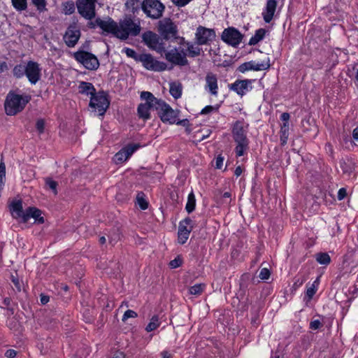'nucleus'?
Wrapping results in <instances>:
<instances>
[{"label":"nucleus","instance_id":"obj_1","mask_svg":"<svg viewBox=\"0 0 358 358\" xmlns=\"http://www.w3.org/2000/svg\"><path fill=\"white\" fill-rule=\"evenodd\" d=\"M249 124L244 119L234 122L231 127V134L236 146L234 149L236 157H242L249 149V139L247 137Z\"/></svg>","mask_w":358,"mask_h":358},{"label":"nucleus","instance_id":"obj_2","mask_svg":"<svg viewBox=\"0 0 358 358\" xmlns=\"http://www.w3.org/2000/svg\"><path fill=\"white\" fill-rule=\"evenodd\" d=\"M10 211L14 219H20L23 223H27L32 217L40 224L44 222V218L41 217V211L35 207H29L23 211L21 200L13 201L10 205Z\"/></svg>","mask_w":358,"mask_h":358},{"label":"nucleus","instance_id":"obj_3","mask_svg":"<svg viewBox=\"0 0 358 358\" xmlns=\"http://www.w3.org/2000/svg\"><path fill=\"white\" fill-rule=\"evenodd\" d=\"M30 99L31 97L28 95H20L12 91L9 92L4 103L6 115L12 116L21 112Z\"/></svg>","mask_w":358,"mask_h":358},{"label":"nucleus","instance_id":"obj_4","mask_svg":"<svg viewBox=\"0 0 358 358\" xmlns=\"http://www.w3.org/2000/svg\"><path fill=\"white\" fill-rule=\"evenodd\" d=\"M141 99L145 100V103H141L137 108L138 115L140 118L147 120L150 118V110L151 108L156 110L158 103V99L150 92H142Z\"/></svg>","mask_w":358,"mask_h":358},{"label":"nucleus","instance_id":"obj_5","mask_svg":"<svg viewBox=\"0 0 358 358\" xmlns=\"http://www.w3.org/2000/svg\"><path fill=\"white\" fill-rule=\"evenodd\" d=\"M140 22H135L131 18H125L121 21L117 27V37L125 40L129 36H136L141 32Z\"/></svg>","mask_w":358,"mask_h":358},{"label":"nucleus","instance_id":"obj_6","mask_svg":"<svg viewBox=\"0 0 358 358\" xmlns=\"http://www.w3.org/2000/svg\"><path fill=\"white\" fill-rule=\"evenodd\" d=\"M141 8L148 17L159 19L165 10V6L159 0H143Z\"/></svg>","mask_w":358,"mask_h":358},{"label":"nucleus","instance_id":"obj_7","mask_svg":"<svg viewBox=\"0 0 358 358\" xmlns=\"http://www.w3.org/2000/svg\"><path fill=\"white\" fill-rule=\"evenodd\" d=\"M73 58L86 69L95 71L99 67V61L92 52L79 50L73 53Z\"/></svg>","mask_w":358,"mask_h":358},{"label":"nucleus","instance_id":"obj_8","mask_svg":"<svg viewBox=\"0 0 358 358\" xmlns=\"http://www.w3.org/2000/svg\"><path fill=\"white\" fill-rule=\"evenodd\" d=\"M109 105L110 101L104 92H99L90 97L89 106L98 115L103 116L108 108Z\"/></svg>","mask_w":358,"mask_h":358},{"label":"nucleus","instance_id":"obj_9","mask_svg":"<svg viewBox=\"0 0 358 358\" xmlns=\"http://www.w3.org/2000/svg\"><path fill=\"white\" fill-rule=\"evenodd\" d=\"M158 115L163 122L175 124L178 116V111L174 110L168 103L162 99L158 100L156 107Z\"/></svg>","mask_w":358,"mask_h":358},{"label":"nucleus","instance_id":"obj_10","mask_svg":"<svg viewBox=\"0 0 358 358\" xmlns=\"http://www.w3.org/2000/svg\"><path fill=\"white\" fill-rule=\"evenodd\" d=\"M139 62L145 69L151 71H164L167 68V64L165 62L157 60L150 53H142L141 57L139 58Z\"/></svg>","mask_w":358,"mask_h":358},{"label":"nucleus","instance_id":"obj_11","mask_svg":"<svg viewBox=\"0 0 358 358\" xmlns=\"http://www.w3.org/2000/svg\"><path fill=\"white\" fill-rule=\"evenodd\" d=\"M165 59L173 65L184 66L189 64L188 59L185 57V48H174L165 51Z\"/></svg>","mask_w":358,"mask_h":358},{"label":"nucleus","instance_id":"obj_12","mask_svg":"<svg viewBox=\"0 0 358 358\" xmlns=\"http://www.w3.org/2000/svg\"><path fill=\"white\" fill-rule=\"evenodd\" d=\"M158 31L165 40L176 38L178 34L177 26L171 18H164L158 22Z\"/></svg>","mask_w":358,"mask_h":358},{"label":"nucleus","instance_id":"obj_13","mask_svg":"<svg viewBox=\"0 0 358 358\" xmlns=\"http://www.w3.org/2000/svg\"><path fill=\"white\" fill-rule=\"evenodd\" d=\"M214 29L199 26L195 33V40L198 45H207L215 38Z\"/></svg>","mask_w":358,"mask_h":358},{"label":"nucleus","instance_id":"obj_14","mask_svg":"<svg viewBox=\"0 0 358 358\" xmlns=\"http://www.w3.org/2000/svg\"><path fill=\"white\" fill-rule=\"evenodd\" d=\"M222 39L227 44L236 47L241 43L243 39V35L236 28L229 27L223 31Z\"/></svg>","mask_w":358,"mask_h":358},{"label":"nucleus","instance_id":"obj_15","mask_svg":"<svg viewBox=\"0 0 358 358\" xmlns=\"http://www.w3.org/2000/svg\"><path fill=\"white\" fill-rule=\"evenodd\" d=\"M270 59L269 57H266V59L261 61H250L245 62L239 66L238 71L241 73H244L247 71H264L267 70L270 68Z\"/></svg>","mask_w":358,"mask_h":358},{"label":"nucleus","instance_id":"obj_16","mask_svg":"<svg viewBox=\"0 0 358 358\" xmlns=\"http://www.w3.org/2000/svg\"><path fill=\"white\" fill-rule=\"evenodd\" d=\"M26 77L31 85H36L41 77L40 64L34 61H28L26 64Z\"/></svg>","mask_w":358,"mask_h":358},{"label":"nucleus","instance_id":"obj_17","mask_svg":"<svg viewBox=\"0 0 358 358\" xmlns=\"http://www.w3.org/2000/svg\"><path fill=\"white\" fill-rule=\"evenodd\" d=\"M192 220L187 217L179 222L178 241L180 244H184L189 238V234L193 229Z\"/></svg>","mask_w":358,"mask_h":358},{"label":"nucleus","instance_id":"obj_18","mask_svg":"<svg viewBox=\"0 0 358 358\" xmlns=\"http://www.w3.org/2000/svg\"><path fill=\"white\" fill-rule=\"evenodd\" d=\"M143 43L150 48L161 52L164 50V48L162 43H159V37L158 35L151 31H145L142 35Z\"/></svg>","mask_w":358,"mask_h":358},{"label":"nucleus","instance_id":"obj_19","mask_svg":"<svg viewBox=\"0 0 358 358\" xmlns=\"http://www.w3.org/2000/svg\"><path fill=\"white\" fill-rule=\"evenodd\" d=\"M80 31L75 24H70L63 36V40L69 48H73L80 38Z\"/></svg>","mask_w":358,"mask_h":358},{"label":"nucleus","instance_id":"obj_20","mask_svg":"<svg viewBox=\"0 0 358 358\" xmlns=\"http://www.w3.org/2000/svg\"><path fill=\"white\" fill-rule=\"evenodd\" d=\"M77 8L79 14L86 20H92L96 15L95 3L87 2L86 0H78Z\"/></svg>","mask_w":358,"mask_h":358},{"label":"nucleus","instance_id":"obj_21","mask_svg":"<svg viewBox=\"0 0 358 358\" xmlns=\"http://www.w3.org/2000/svg\"><path fill=\"white\" fill-rule=\"evenodd\" d=\"M252 80H236L231 84L229 89L235 92L237 94L243 96L252 89Z\"/></svg>","mask_w":358,"mask_h":358},{"label":"nucleus","instance_id":"obj_22","mask_svg":"<svg viewBox=\"0 0 358 358\" xmlns=\"http://www.w3.org/2000/svg\"><path fill=\"white\" fill-rule=\"evenodd\" d=\"M205 90L213 96L218 95V81L216 74L208 72L205 77Z\"/></svg>","mask_w":358,"mask_h":358},{"label":"nucleus","instance_id":"obj_23","mask_svg":"<svg viewBox=\"0 0 358 358\" xmlns=\"http://www.w3.org/2000/svg\"><path fill=\"white\" fill-rule=\"evenodd\" d=\"M182 48H185V57H196L201 55L202 48L196 43L185 41L184 38L180 39L179 43Z\"/></svg>","mask_w":358,"mask_h":358},{"label":"nucleus","instance_id":"obj_24","mask_svg":"<svg viewBox=\"0 0 358 358\" xmlns=\"http://www.w3.org/2000/svg\"><path fill=\"white\" fill-rule=\"evenodd\" d=\"M138 148V144H129L124 147L115 154L114 161L116 164L127 161Z\"/></svg>","mask_w":358,"mask_h":358},{"label":"nucleus","instance_id":"obj_25","mask_svg":"<svg viewBox=\"0 0 358 358\" xmlns=\"http://www.w3.org/2000/svg\"><path fill=\"white\" fill-rule=\"evenodd\" d=\"M95 23L103 31L111 33L117 37L118 24L111 18L108 17L106 20L96 18Z\"/></svg>","mask_w":358,"mask_h":358},{"label":"nucleus","instance_id":"obj_26","mask_svg":"<svg viewBox=\"0 0 358 358\" xmlns=\"http://www.w3.org/2000/svg\"><path fill=\"white\" fill-rule=\"evenodd\" d=\"M277 0H266L265 7L262 11V17L266 23H270L273 20L276 10Z\"/></svg>","mask_w":358,"mask_h":358},{"label":"nucleus","instance_id":"obj_27","mask_svg":"<svg viewBox=\"0 0 358 358\" xmlns=\"http://www.w3.org/2000/svg\"><path fill=\"white\" fill-rule=\"evenodd\" d=\"M78 92L82 94L93 96L96 92V89L91 83L80 81L78 86Z\"/></svg>","mask_w":358,"mask_h":358},{"label":"nucleus","instance_id":"obj_28","mask_svg":"<svg viewBox=\"0 0 358 358\" xmlns=\"http://www.w3.org/2000/svg\"><path fill=\"white\" fill-rule=\"evenodd\" d=\"M182 92V86L180 83L172 82L169 84V92L175 99H178L181 97Z\"/></svg>","mask_w":358,"mask_h":358},{"label":"nucleus","instance_id":"obj_29","mask_svg":"<svg viewBox=\"0 0 358 358\" xmlns=\"http://www.w3.org/2000/svg\"><path fill=\"white\" fill-rule=\"evenodd\" d=\"M266 33L267 30L264 28H260L256 30L255 34L250 38L248 44L250 45H257L264 38Z\"/></svg>","mask_w":358,"mask_h":358},{"label":"nucleus","instance_id":"obj_30","mask_svg":"<svg viewBox=\"0 0 358 358\" xmlns=\"http://www.w3.org/2000/svg\"><path fill=\"white\" fill-rule=\"evenodd\" d=\"M162 324L160 317L158 315H153L148 325L145 327V330L147 332H151L157 329Z\"/></svg>","mask_w":358,"mask_h":358},{"label":"nucleus","instance_id":"obj_31","mask_svg":"<svg viewBox=\"0 0 358 358\" xmlns=\"http://www.w3.org/2000/svg\"><path fill=\"white\" fill-rule=\"evenodd\" d=\"M125 7L127 10L135 14L139 10L140 7H141V3L140 0H127Z\"/></svg>","mask_w":358,"mask_h":358},{"label":"nucleus","instance_id":"obj_32","mask_svg":"<svg viewBox=\"0 0 358 358\" xmlns=\"http://www.w3.org/2000/svg\"><path fill=\"white\" fill-rule=\"evenodd\" d=\"M196 199L194 192L192 190L188 194L187 201L185 206V210L188 213H192L195 210Z\"/></svg>","mask_w":358,"mask_h":358},{"label":"nucleus","instance_id":"obj_33","mask_svg":"<svg viewBox=\"0 0 358 358\" xmlns=\"http://www.w3.org/2000/svg\"><path fill=\"white\" fill-rule=\"evenodd\" d=\"M289 137V124L282 123L280 131V140L281 145H285Z\"/></svg>","mask_w":358,"mask_h":358},{"label":"nucleus","instance_id":"obj_34","mask_svg":"<svg viewBox=\"0 0 358 358\" xmlns=\"http://www.w3.org/2000/svg\"><path fill=\"white\" fill-rule=\"evenodd\" d=\"M13 73L17 78H21L26 76V65L22 64L15 65L13 69Z\"/></svg>","mask_w":358,"mask_h":358},{"label":"nucleus","instance_id":"obj_35","mask_svg":"<svg viewBox=\"0 0 358 358\" xmlns=\"http://www.w3.org/2000/svg\"><path fill=\"white\" fill-rule=\"evenodd\" d=\"M317 262L323 265H327L331 262L330 256L326 252H320L316 255Z\"/></svg>","mask_w":358,"mask_h":358},{"label":"nucleus","instance_id":"obj_36","mask_svg":"<svg viewBox=\"0 0 358 358\" xmlns=\"http://www.w3.org/2000/svg\"><path fill=\"white\" fill-rule=\"evenodd\" d=\"M11 3L14 8L17 11H22L27 9V0H11Z\"/></svg>","mask_w":358,"mask_h":358},{"label":"nucleus","instance_id":"obj_37","mask_svg":"<svg viewBox=\"0 0 358 358\" xmlns=\"http://www.w3.org/2000/svg\"><path fill=\"white\" fill-rule=\"evenodd\" d=\"M204 288V284H195L189 288V293L192 295H199L203 292Z\"/></svg>","mask_w":358,"mask_h":358},{"label":"nucleus","instance_id":"obj_38","mask_svg":"<svg viewBox=\"0 0 358 358\" xmlns=\"http://www.w3.org/2000/svg\"><path fill=\"white\" fill-rule=\"evenodd\" d=\"M318 285H319V278L316 279L313 282L311 286L307 288L306 294L309 300L311 299L313 297V296L315 295V294L316 293Z\"/></svg>","mask_w":358,"mask_h":358},{"label":"nucleus","instance_id":"obj_39","mask_svg":"<svg viewBox=\"0 0 358 358\" xmlns=\"http://www.w3.org/2000/svg\"><path fill=\"white\" fill-rule=\"evenodd\" d=\"M63 13L65 15H71L75 11V4L73 1H66L62 3Z\"/></svg>","mask_w":358,"mask_h":358},{"label":"nucleus","instance_id":"obj_40","mask_svg":"<svg viewBox=\"0 0 358 358\" xmlns=\"http://www.w3.org/2000/svg\"><path fill=\"white\" fill-rule=\"evenodd\" d=\"M122 52L125 53L128 57L134 59L137 62H139V58L141 57V54H137L134 50L129 48H123Z\"/></svg>","mask_w":358,"mask_h":358},{"label":"nucleus","instance_id":"obj_41","mask_svg":"<svg viewBox=\"0 0 358 358\" xmlns=\"http://www.w3.org/2000/svg\"><path fill=\"white\" fill-rule=\"evenodd\" d=\"M6 179V165L1 159L0 162V191L3 189Z\"/></svg>","mask_w":358,"mask_h":358},{"label":"nucleus","instance_id":"obj_42","mask_svg":"<svg viewBox=\"0 0 358 358\" xmlns=\"http://www.w3.org/2000/svg\"><path fill=\"white\" fill-rule=\"evenodd\" d=\"M137 203L142 210H146L148 207V203L144 198V194L139 192L136 196Z\"/></svg>","mask_w":358,"mask_h":358},{"label":"nucleus","instance_id":"obj_43","mask_svg":"<svg viewBox=\"0 0 358 358\" xmlns=\"http://www.w3.org/2000/svg\"><path fill=\"white\" fill-rule=\"evenodd\" d=\"M219 108V104H216L215 106H206L201 110L200 113L201 115H207L212 113H216L218 112Z\"/></svg>","mask_w":358,"mask_h":358},{"label":"nucleus","instance_id":"obj_44","mask_svg":"<svg viewBox=\"0 0 358 358\" xmlns=\"http://www.w3.org/2000/svg\"><path fill=\"white\" fill-rule=\"evenodd\" d=\"M45 185L53 192L55 195L57 194V182L56 181L48 178L45 179Z\"/></svg>","mask_w":358,"mask_h":358},{"label":"nucleus","instance_id":"obj_45","mask_svg":"<svg viewBox=\"0 0 358 358\" xmlns=\"http://www.w3.org/2000/svg\"><path fill=\"white\" fill-rule=\"evenodd\" d=\"M138 317V314L132 310H127L124 312L122 320V322L127 321L129 318H136Z\"/></svg>","mask_w":358,"mask_h":358},{"label":"nucleus","instance_id":"obj_46","mask_svg":"<svg viewBox=\"0 0 358 358\" xmlns=\"http://www.w3.org/2000/svg\"><path fill=\"white\" fill-rule=\"evenodd\" d=\"M31 1L39 11H43L44 10H45V0H31Z\"/></svg>","mask_w":358,"mask_h":358},{"label":"nucleus","instance_id":"obj_47","mask_svg":"<svg viewBox=\"0 0 358 358\" xmlns=\"http://www.w3.org/2000/svg\"><path fill=\"white\" fill-rule=\"evenodd\" d=\"M182 259L179 256H178L174 259L171 260L169 262V266L171 268H178L179 266H180L182 265Z\"/></svg>","mask_w":358,"mask_h":358},{"label":"nucleus","instance_id":"obj_48","mask_svg":"<svg viewBox=\"0 0 358 358\" xmlns=\"http://www.w3.org/2000/svg\"><path fill=\"white\" fill-rule=\"evenodd\" d=\"M271 273L270 271L266 268H263L261 269L259 277L262 280H268L270 277Z\"/></svg>","mask_w":358,"mask_h":358},{"label":"nucleus","instance_id":"obj_49","mask_svg":"<svg viewBox=\"0 0 358 358\" xmlns=\"http://www.w3.org/2000/svg\"><path fill=\"white\" fill-rule=\"evenodd\" d=\"M36 128L37 131H38L39 134H41L44 132L45 129V122L43 120L40 119L38 120L36 124Z\"/></svg>","mask_w":358,"mask_h":358},{"label":"nucleus","instance_id":"obj_50","mask_svg":"<svg viewBox=\"0 0 358 358\" xmlns=\"http://www.w3.org/2000/svg\"><path fill=\"white\" fill-rule=\"evenodd\" d=\"M10 280L18 292L21 291V285L17 275H11Z\"/></svg>","mask_w":358,"mask_h":358},{"label":"nucleus","instance_id":"obj_51","mask_svg":"<svg viewBox=\"0 0 358 358\" xmlns=\"http://www.w3.org/2000/svg\"><path fill=\"white\" fill-rule=\"evenodd\" d=\"M322 327V323L319 320H315L310 322V329L316 330Z\"/></svg>","mask_w":358,"mask_h":358},{"label":"nucleus","instance_id":"obj_52","mask_svg":"<svg viewBox=\"0 0 358 358\" xmlns=\"http://www.w3.org/2000/svg\"><path fill=\"white\" fill-rule=\"evenodd\" d=\"M192 0H171V2L178 7H182L189 3Z\"/></svg>","mask_w":358,"mask_h":358},{"label":"nucleus","instance_id":"obj_53","mask_svg":"<svg viewBox=\"0 0 358 358\" xmlns=\"http://www.w3.org/2000/svg\"><path fill=\"white\" fill-rule=\"evenodd\" d=\"M346 196H347L346 189L344 187L339 189V190L338 192V195H337L338 199L339 201H341V200L344 199L346 197Z\"/></svg>","mask_w":358,"mask_h":358},{"label":"nucleus","instance_id":"obj_54","mask_svg":"<svg viewBox=\"0 0 358 358\" xmlns=\"http://www.w3.org/2000/svg\"><path fill=\"white\" fill-rule=\"evenodd\" d=\"M224 157L221 155H218L215 159V168L220 169L223 165Z\"/></svg>","mask_w":358,"mask_h":358},{"label":"nucleus","instance_id":"obj_55","mask_svg":"<svg viewBox=\"0 0 358 358\" xmlns=\"http://www.w3.org/2000/svg\"><path fill=\"white\" fill-rule=\"evenodd\" d=\"M231 196V194L229 192H224L222 196V197L223 199V203H225L227 204L230 203Z\"/></svg>","mask_w":358,"mask_h":358},{"label":"nucleus","instance_id":"obj_56","mask_svg":"<svg viewBox=\"0 0 358 358\" xmlns=\"http://www.w3.org/2000/svg\"><path fill=\"white\" fill-rule=\"evenodd\" d=\"M289 118L290 115L288 113H283L280 115V120L283 122V123H286L287 124H289Z\"/></svg>","mask_w":358,"mask_h":358},{"label":"nucleus","instance_id":"obj_57","mask_svg":"<svg viewBox=\"0 0 358 358\" xmlns=\"http://www.w3.org/2000/svg\"><path fill=\"white\" fill-rule=\"evenodd\" d=\"M17 355V352L13 349L6 350L5 356L8 358H14Z\"/></svg>","mask_w":358,"mask_h":358},{"label":"nucleus","instance_id":"obj_58","mask_svg":"<svg viewBox=\"0 0 358 358\" xmlns=\"http://www.w3.org/2000/svg\"><path fill=\"white\" fill-rule=\"evenodd\" d=\"M8 70V64L4 61H0V73H2Z\"/></svg>","mask_w":358,"mask_h":358},{"label":"nucleus","instance_id":"obj_59","mask_svg":"<svg viewBox=\"0 0 358 358\" xmlns=\"http://www.w3.org/2000/svg\"><path fill=\"white\" fill-rule=\"evenodd\" d=\"M49 299H50V298L48 296L41 294L40 300H41V303L43 305L46 304L49 301Z\"/></svg>","mask_w":358,"mask_h":358},{"label":"nucleus","instance_id":"obj_60","mask_svg":"<svg viewBox=\"0 0 358 358\" xmlns=\"http://www.w3.org/2000/svg\"><path fill=\"white\" fill-rule=\"evenodd\" d=\"M10 303H11V299L9 297H6L5 298L3 301H2V304L3 306H5L6 307L8 308L9 306L10 305Z\"/></svg>","mask_w":358,"mask_h":358},{"label":"nucleus","instance_id":"obj_61","mask_svg":"<svg viewBox=\"0 0 358 358\" xmlns=\"http://www.w3.org/2000/svg\"><path fill=\"white\" fill-rule=\"evenodd\" d=\"M162 358H173L172 354L169 352L168 351H163L161 353Z\"/></svg>","mask_w":358,"mask_h":358},{"label":"nucleus","instance_id":"obj_62","mask_svg":"<svg viewBox=\"0 0 358 358\" xmlns=\"http://www.w3.org/2000/svg\"><path fill=\"white\" fill-rule=\"evenodd\" d=\"M242 172H243L242 168L240 166H238L235 169L234 175L236 177H238L241 175Z\"/></svg>","mask_w":358,"mask_h":358},{"label":"nucleus","instance_id":"obj_63","mask_svg":"<svg viewBox=\"0 0 358 358\" xmlns=\"http://www.w3.org/2000/svg\"><path fill=\"white\" fill-rule=\"evenodd\" d=\"M176 124L178 125L186 126L188 124V120L187 119H184V120H179V121L176 120Z\"/></svg>","mask_w":358,"mask_h":358},{"label":"nucleus","instance_id":"obj_64","mask_svg":"<svg viewBox=\"0 0 358 358\" xmlns=\"http://www.w3.org/2000/svg\"><path fill=\"white\" fill-rule=\"evenodd\" d=\"M352 136L355 141H358V127L353 130Z\"/></svg>","mask_w":358,"mask_h":358}]
</instances>
